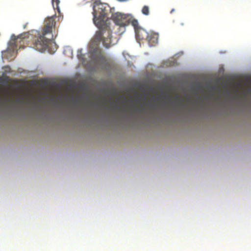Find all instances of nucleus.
<instances>
[{"instance_id": "obj_1", "label": "nucleus", "mask_w": 251, "mask_h": 251, "mask_svg": "<svg viewBox=\"0 0 251 251\" xmlns=\"http://www.w3.org/2000/svg\"><path fill=\"white\" fill-rule=\"evenodd\" d=\"M110 8L106 3L96 2L93 6V22L99 28L106 29L108 32L109 30V17L110 15Z\"/></svg>"}, {"instance_id": "obj_2", "label": "nucleus", "mask_w": 251, "mask_h": 251, "mask_svg": "<svg viewBox=\"0 0 251 251\" xmlns=\"http://www.w3.org/2000/svg\"><path fill=\"white\" fill-rule=\"evenodd\" d=\"M99 30L97 31L92 39L90 43V48L91 51L97 53L99 50V44L100 42H102L103 45L106 48L110 47L112 45L111 40L112 31L109 28L110 33L108 32V30L99 28Z\"/></svg>"}, {"instance_id": "obj_3", "label": "nucleus", "mask_w": 251, "mask_h": 251, "mask_svg": "<svg viewBox=\"0 0 251 251\" xmlns=\"http://www.w3.org/2000/svg\"><path fill=\"white\" fill-rule=\"evenodd\" d=\"M32 35L35 36L33 42V48L40 51L46 50L48 46L49 39L44 36H40L39 31H32Z\"/></svg>"}, {"instance_id": "obj_4", "label": "nucleus", "mask_w": 251, "mask_h": 251, "mask_svg": "<svg viewBox=\"0 0 251 251\" xmlns=\"http://www.w3.org/2000/svg\"><path fill=\"white\" fill-rule=\"evenodd\" d=\"M137 35L141 39L146 37L150 46H154L158 42V35L155 33H148L144 30L141 29L137 32Z\"/></svg>"}, {"instance_id": "obj_5", "label": "nucleus", "mask_w": 251, "mask_h": 251, "mask_svg": "<svg viewBox=\"0 0 251 251\" xmlns=\"http://www.w3.org/2000/svg\"><path fill=\"white\" fill-rule=\"evenodd\" d=\"M114 23L120 26H125L129 24L130 17L128 15L117 12L111 16Z\"/></svg>"}, {"instance_id": "obj_6", "label": "nucleus", "mask_w": 251, "mask_h": 251, "mask_svg": "<svg viewBox=\"0 0 251 251\" xmlns=\"http://www.w3.org/2000/svg\"><path fill=\"white\" fill-rule=\"evenodd\" d=\"M27 41L25 38H22L20 36H12L10 40L8 42L9 49L13 51L17 49L18 46L19 48L24 47L25 43Z\"/></svg>"}, {"instance_id": "obj_7", "label": "nucleus", "mask_w": 251, "mask_h": 251, "mask_svg": "<svg viewBox=\"0 0 251 251\" xmlns=\"http://www.w3.org/2000/svg\"><path fill=\"white\" fill-rule=\"evenodd\" d=\"M55 21L53 17L48 18L45 21V24L43 28L42 32L41 33L39 32V35L45 37L46 35L51 33L52 28L55 26Z\"/></svg>"}, {"instance_id": "obj_8", "label": "nucleus", "mask_w": 251, "mask_h": 251, "mask_svg": "<svg viewBox=\"0 0 251 251\" xmlns=\"http://www.w3.org/2000/svg\"><path fill=\"white\" fill-rule=\"evenodd\" d=\"M59 0H52V4L54 9L57 10L58 12H60V9L59 7Z\"/></svg>"}, {"instance_id": "obj_9", "label": "nucleus", "mask_w": 251, "mask_h": 251, "mask_svg": "<svg viewBox=\"0 0 251 251\" xmlns=\"http://www.w3.org/2000/svg\"><path fill=\"white\" fill-rule=\"evenodd\" d=\"M142 12L145 15H148L150 12V9L149 6L145 5L143 6L142 9Z\"/></svg>"}, {"instance_id": "obj_10", "label": "nucleus", "mask_w": 251, "mask_h": 251, "mask_svg": "<svg viewBox=\"0 0 251 251\" xmlns=\"http://www.w3.org/2000/svg\"><path fill=\"white\" fill-rule=\"evenodd\" d=\"M131 23V25L133 26L135 29H137L138 27V22L137 20L133 19L131 20L130 19L129 23Z\"/></svg>"}, {"instance_id": "obj_11", "label": "nucleus", "mask_w": 251, "mask_h": 251, "mask_svg": "<svg viewBox=\"0 0 251 251\" xmlns=\"http://www.w3.org/2000/svg\"><path fill=\"white\" fill-rule=\"evenodd\" d=\"M81 52V50H78V54H77V56L79 58H82V55L81 54H79V52Z\"/></svg>"}]
</instances>
